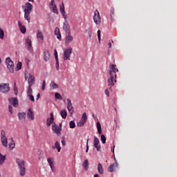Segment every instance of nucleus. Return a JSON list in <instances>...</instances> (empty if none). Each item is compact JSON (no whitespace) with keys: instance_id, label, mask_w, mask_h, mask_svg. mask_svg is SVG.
<instances>
[{"instance_id":"obj_1","label":"nucleus","mask_w":177,"mask_h":177,"mask_svg":"<svg viewBox=\"0 0 177 177\" xmlns=\"http://www.w3.org/2000/svg\"><path fill=\"white\" fill-rule=\"evenodd\" d=\"M109 68L110 78L108 79V85L109 86H114V78H117V74L115 73H118V69L115 68V65L114 64H111Z\"/></svg>"},{"instance_id":"obj_2","label":"nucleus","mask_w":177,"mask_h":177,"mask_svg":"<svg viewBox=\"0 0 177 177\" xmlns=\"http://www.w3.org/2000/svg\"><path fill=\"white\" fill-rule=\"evenodd\" d=\"M16 163L17 164L19 171H20V176H24L26 175V161L17 158L16 159Z\"/></svg>"},{"instance_id":"obj_3","label":"nucleus","mask_w":177,"mask_h":177,"mask_svg":"<svg viewBox=\"0 0 177 177\" xmlns=\"http://www.w3.org/2000/svg\"><path fill=\"white\" fill-rule=\"evenodd\" d=\"M6 64L7 66V68L9 71V73H15V64L10 59V57H7L6 59Z\"/></svg>"},{"instance_id":"obj_4","label":"nucleus","mask_w":177,"mask_h":177,"mask_svg":"<svg viewBox=\"0 0 177 177\" xmlns=\"http://www.w3.org/2000/svg\"><path fill=\"white\" fill-rule=\"evenodd\" d=\"M71 53H73V48L71 47L66 48L64 51V60H70Z\"/></svg>"},{"instance_id":"obj_5","label":"nucleus","mask_w":177,"mask_h":177,"mask_svg":"<svg viewBox=\"0 0 177 177\" xmlns=\"http://www.w3.org/2000/svg\"><path fill=\"white\" fill-rule=\"evenodd\" d=\"M10 91V87L9 86V84L3 83L0 84V92L1 93H8Z\"/></svg>"},{"instance_id":"obj_6","label":"nucleus","mask_w":177,"mask_h":177,"mask_svg":"<svg viewBox=\"0 0 177 177\" xmlns=\"http://www.w3.org/2000/svg\"><path fill=\"white\" fill-rule=\"evenodd\" d=\"M52 129L54 131V133H56L58 136H60L62 135V124H59V125H57L56 124L54 123L52 126Z\"/></svg>"},{"instance_id":"obj_7","label":"nucleus","mask_w":177,"mask_h":177,"mask_svg":"<svg viewBox=\"0 0 177 177\" xmlns=\"http://www.w3.org/2000/svg\"><path fill=\"white\" fill-rule=\"evenodd\" d=\"M93 21L97 25L102 23V18L100 17V14L97 10L94 12Z\"/></svg>"},{"instance_id":"obj_8","label":"nucleus","mask_w":177,"mask_h":177,"mask_svg":"<svg viewBox=\"0 0 177 177\" xmlns=\"http://www.w3.org/2000/svg\"><path fill=\"white\" fill-rule=\"evenodd\" d=\"M1 141L4 147H8V138L5 136V131L3 130L1 131Z\"/></svg>"},{"instance_id":"obj_9","label":"nucleus","mask_w":177,"mask_h":177,"mask_svg":"<svg viewBox=\"0 0 177 177\" xmlns=\"http://www.w3.org/2000/svg\"><path fill=\"white\" fill-rule=\"evenodd\" d=\"M67 109L71 115H73L74 113V106H73V103L71 102V100L67 99Z\"/></svg>"},{"instance_id":"obj_10","label":"nucleus","mask_w":177,"mask_h":177,"mask_svg":"<svg viewBox=\"0 0 177 177\" xmlns=\"http://www.w3.org/2000/svg\"><path fill=\"white\" fill-rule=\"evenodd\" d=\"M24 12L26 13H31V12H32V4H31V3L26 2L25 3V8Z\"/></svg>"},{"instance_id":"obj_11","label":"nucleus","mask_w":177,"mask_h":177,"mask_svg":"<svg viewBox=\"0 0 177 177\" xmlns=\"http://www.w3.org/2000/svg\"><path fill=\"white\" fill-rule=\"evenodd\" d=\"M8 102L12 104L14 107L19 106V100L17 97H10L8 99Z\"/></svg>"},{"instance_id":"obj_12","label":"nucleus","mask_w":177,"mask_h":177,"mask_svg":"<svg viewBox=\"0 0 177 177\" xmlns=\"http://www.w3.org/2000/svg\"><path fill=\"white\" fill-rule=\"evenodd\" d=\"M74 40V37L71 35V32L66 33L65 37V42L66 44H70V42H73Z\"/></svg>"},{"instance_id":"obj_13","label":"nucleus","mask_w":177,"mask_h":177,"mask_svg":"<svg viewBox=\"0 0 177 177\" xmlns=\"http://www.w3.org/2000/svg\"><path fill=\"white\" fill-rule=\"evenodd\" d=\"M115 163L111 165L109 168L108 171L109 172H114L117 168H118V163L117 162V160L115 159Z\"/></svg>"},{"instance_id":"obj_14","label":"nucleus","mask_w":177,"mask_h":177,"mask_svg":"<svg viewBox=\"0 0 177 177\" xmlns=\"http://www.w3.org/2000/svg\"><path fill=\"white\" fill-rule=\"evenodd\" d=\"M94 147H95V149H97V151H100V145H99L100 143V141L99 140V138H97V137H94Z\"/></svg>"},{"instance_id":"obj_15","label":"nucleus","mask_w":177,"mask_h":177,"mask_svg":"<svg viewBox=\"0 0 177 177\" xmlns=\"http://www.w3.org/2000/svg\"><path fill=\"white\" fill-rule=\"evenodd\" d=\"M28 86H32L34 85V84H35V77H34V75L30 74L29 77L28 78Z\"/></svg>"},{"instance_id":"obj_16","label":"nucleus","mask_w":177,"mask_h":177,"mask_svg":"<svg viewBox=\"0 0 177 177\" xmlns=\"http://www.w3.org/2000/svg\"><path fill=\"white\" fill-rule=\"evenodd\" d=\"M50 118L47 119L46 125L47 127H50L51 124H53V121H55V118L53 117V112H51Z\"/></svg>"},{"instance_id":"obj_17","label":"nucleus","mask_w":177,"mask_h":177,"mask_svg":"<svg viewBox=\"0 0 177 177\" xmlns=\"http://www.w3.org/2000/svg\"><path fill=\"white\" fill-rule=\"evenodd\" d=\"M19 120L21 122H24L26 121V113H18Z\"/></svg>"},{"instance_id":"obj_18","label":"nucleus","mask_w":177,"mask_h":177,"mask_svg":"<svg viewBox=\"0 0 177 177\" xmlns=\"http://www.w3.org/2000/svg\"><path fill=\"white\" fill-rule=\"evenodd\" d=\"M63 30L65 31V32L68 33L71 32L70 30V26L68 25V23L67 21H65V23L63 25Z\"/></svg>"},{"instance_id":"obj_19","label":"nucleus","mask_w":177,"mask_h":177,"mask_svg":"<svg viewBox=\"0 0 177 177\" xmlns=\"http://www.w3.org/2000/svg\"><path fill=\"white\" fill-rule=\"evenodd\" d=\"M18 26L19 27L21 32H22V34H26V31H27V30L26 29V26H23L20 21H18Z\"/></svg>"},{"instance_id":"obj_20","label":"nucleus","mask_w":177,"mask_h":177,"mask_svg":"<svg viewBox=\"0 0 177 177\" xmlns=\"http://www.w3.org/2000/svg\"><path fill=\"white\" fill-rule=\"evenodd\" d=\"M26 48L28 49V50H31V47H32L31 39H30L29 37H27L26 39Z\"/></svg>"},{"instance_id":"obj_21","label":"nucleus","mask_w":177,"mask_h":177,"mask_svg":"<svg viewBox=\"0 0 177 177\" xmlns=\"http://www.w3.org/2000/svg\"><path fill=\"white\" fill-rule=\"evenodd\" d=\"M50 57V54H49V50H46L44 53V60H45V62H48L49 61Z\"/></svg>"},{"instance_id":"obj_22","label":"nucleus","mask_w":177,"mask_h":177,"mask_svg":"<svg viewBox=\"0 0 177 177\" xmlns=\"http://www.w3.org/2000/svg\"><path fill=\"white\" fill-rule=\"evenodd\" d=\"M52 149H53V150H55V149H57L58 153H60V150H62V148L60 147V144L57 141L55 142V146H53Z\"/></svg>"},{"instance_id":"obj_23","label":"nucleus","mask_w":177,"mask_h":177,"mask_svg":"<svg viewBox=\"0 0 177 177\" xmlns=\"http://www.w3.org/2000/svg\"><path fill=\"white\" fill-rule=\"evenodd\" d=\"M50 8L51 9V12H53V13L59 15V10H57V6L56 5L50 6Z\"/></svg>"},{"instance_id":"obj_24","label":"nucleus","mask_w":177,"mask_h":177,"mask_svg":"<svg viewBox=\"0 0 177 177\" xmlns=\"http://www.w3.org/2000/svg\"><path fill=\"white\" fill-rule=\"evenodd\" d=\"M55 34L57 35L58 39L62 40V35L60 34V29L59 28H55Z\"/></svg>"},{"instance_id":"obj_25","label":"nucleus","mask_w":177,"mask_h":177,"mask_svg":"<svg viewBox=\"0 0 177 177\" xmlns=\"http://www.w3.org/2000/svg\"><path fill=\"white\" fill-rule=\"evenodd\" d=\"M82 167L85 171H88V168H89V161L85 160L82 164Z\"/></svg>"},{"instance_id":"obj_26","label":"nucleus","mask_w":177,"mask_h":177,"mask_svg":"<svg viewBox=\"0 0 177 177\" xmlns=\"http://www.w3.org/2000/svg\"><path fill=\"white\" fill-rule=\"evenodd\" d=\"M31 12H24V19L27 20L28 23L30 24V21L31 20V17H30Z\"/></svg>"},{"instance_id":"obj_27","label":"nucleus","mask_w":177,"mask_h":177,"mask_svg":"<svg viewBox=\"0 0 177 177\" xmlns=\"http://www.w3.org/2000/svg\"><path fill=\"white\" fill-rule=\"evenodd\" d=\"M60 115L64 120H66V118H67V111L65 109L62 110L60 112Z\"/></svg>"},{"instance_id":"obj_28","label":"nucleus","mask_w":177,"mask_h":177,"mask_svg":"<svg viewBox=\"0 0 177 177\" xmlns=\"http://www.w3.org/2000/svg\"><path fill=\"white\" fill-rule=\"evenodd\" d=\"M28 118H30V120H34V113H32V111L31 109L28 110Z\"/></svg>"},{"instance_id":"obj_29","label":"nucleus","mask_w":177,"mask_h":177,"mask_svg":"<svg viewBox=\"0 0 177 177\" xmlns=\"http://www.w3.org/2000/svg\"><path fill=\"white\" fill-rule=\"evenodd\" d=\"M47 161H48V164H49V165L51 168V171H53V167H54L53 166V158H48L47 159Z\"/></svg>"},{"instance_id":"obj_30","label":"nucleus","mask_w":177,"mask_h":177,"mask_svg":"<svg viewBox=\"0 0 177 177\" xmlns=\"http://www.w3.org/2000/svg\"><path fill=\"white\" fill-rule=\"evenodd\" d=\"M97 171L100 175H103L104 169H103V165H102L100 163H98L97 165Z\"/></svg>"},{"instance_id":"obj_31","label":"nucleus","mask_w":177,"mask_h":177,"mask_svg":"<svg viewBox=\"0 0 177 177\" xmlns=\"http://www.w3.org/2000/svg\"><path fill=\"white\" fill-rule=\"evenodd\" d=\"M37 38H39L41 41H44V35L41 30H37Z\"/></svg>"},{"instance_id":"obj_32","label":"nucleus","mask_w":177,"mask_h":177,"mask_svg":"<svg viewBox=\"0 0 177 177\" xmlns=\"http://www.w3.org/2000/svg\"><path fill=\"white\" fill-rule=\"evenodd\" d=\"M11 142L9 144V149L10 150H13L16 145L15 144V141L12 138H11Z\"/></svg>"},{"instance_id":"obj_33","label":"nucleus","mask_w":177,"mask_h":177,"mask_svg":"<svg viewBox=\"0 0 177 177\" xmlns=\"http://www.w3.org/2000/svg\"><path fill=\"white\" fill-rule=\"evenodd\" d=\"M97 129L98 131L99 135H102V126L99 122H97Z\"/></svg>"},{"instance_id":"obj_34","label":"nucleus","mask_w":177,"mask_h":177,"mask_svg":"<svg viewBox=\"0 0 177 177\" xmlns=\"http://www.w3.org/2000/svg\"><path fill=\"white\" fill-rule=\"evenodd\" d=\"M50 86L53 89H57V88H59V85L55 82H51Z\"/></svg>"},{"instance_id":"obj_35","label":"nucleus","mask_w":177,"mask_h":177,"mask_svg":"<svg viewBox=\"0 0 177 177\" xmlns=\"http://www.w3.org/2000/svg\"><path fill=\"white\" fill-rule=\"evenodd\" d=\"M88 120V116H86V113H84L82 114L81 120L84 121V122H86V120Z\"/></svg>"},{"instance_id":"obj_36","label":"nucleus","mask_w":177,"mask_h":177,"mask_svg":"<svg viewBox=\"0 0 177 177\" xmlns=\"http://www.w3.org/2000/svg\"><path fill=\"white\" fill-rule=\"evenodd\" d=\"M85 122L84 120H80L77 123V127H84V125H85Z\"/></svg>"},{"instance_id":"obj_37","label":"nucleus","mask_w":177,"mask_h":177,"mask_svg":"<svg viewBox=\"0 0 177 177\" xmlns=\"http://www.w3.org/2000/svg\"><path fill=\"white\" fill-rule=\"evenodd\" d=\"M3 37H5V33L3 32V30L0 28V39H3Z\"/></svg>"},{"instance_id":"obj_38","label":"nucleus","mask_w":177,"mask_h":177,"mask_svg":"<svg viewBox=\"0 0 177 177\" xmlns=\"http://www.w3.org/2000/svg\"><path fill=\"white\" fill-rule=\"evenodd\" d=\"M69 127H70V128H71V129L75 128V122L74 121H71V122H69Z\"/></svg>"},{"instance_id":"obj_39","label":"nucleus","mask_w":177,"mask_h":177,"mask_svg":"<svg viewBox=\"0 0 177 177\" xmlns=\"http://www.w3.org/2000/svg\"><path fill=\"white\" fill-rule=\"evenodd\" d=\"M55 99H58L59 100H62V95L58 93H55Z\"/></svg>"},{"instance_id":"obj_40","label":"nucleus","mask_w":177,"mask_h":177,"mask_svg":"<svg viewBox=\"0 0 177 177\" xmlns=\"http://www.w3.org/2000/svg\"><path fill=\"white\" fill-rule=\"evenodd\" d=\"M64 3L62 2L59 6V12H64Z\"/></svg>"},{"instance_id":"obj_41","label":"nucleus","mask_w":177,"mask_h":177,"mask_svg":"<svg viewBox=\"0 0 177 177\" xmlns=\"http://www.w3.org/2000/svg\"><path fill=\"white\" fill-rule=\"evenodd\" d=\"M21 62H18L16 67V71H19V70L21 69Z\"/></svg>"},{"instance_id":"obj_42","label":"nucleus","mask_w":177,"mask_h":177,"mask_svg":"<svg viewBox=\"0 0 177 177\" xmlns=\"http://www.w3.org/2000/svg\"><path fill=\"white\" fill-rule=\"evenodd\" d=\"M32 89L31 88V86H28V88L27 91V95H32Z\"/></svg>"},{"instance_id":"obj_43","label":"nucleus","mask_w":177,"mask_h":177,"mask_svg":"<svg viewBox=\"0 0 177 177\" xmlns=\"http://www.w3.org/2000/svg\"><path fill=\"white\" fill-rule=\"evenodd\" d=\"M60 13L63 16L64 19L66 20V19H67V13L66 12V11H61Z\"/></svg>"},{"instance_id":"obj_44","label":"nucleus","mask_w":177,"mask_h":177,"mask_svg":"<svg viewBox=\"0 0 177 177\" xmlns=\"http://www.w3.org/2000/svg\"><path fill=\"white\" fill-rule=\"evenodd\" d=\"M101 140L103 144L106 143V136L103 134L101 135Z\"/></svg>"},{"instance_id":"obj_45","label":"nucleus","mask_w":177,"mask_h":177,"mask_svg":"<svg viewBox=\"0 0 177 177\" xmlns=\"http://www.w3.org/2000/svg\"><path fill=\"white\" fill-rule=\"evenodd\" d=\"M45 86H46V82H45V80H43L42 87H41L42 91H45Z\"/></svg>"},{"instance_id":"obj_46","label":"nucleus","mask_w":177,"mask_h":177,"mask_svg":"<svg viewBox=\"0 0 177 177\" xmlns=\"http://www.w3.org/2000/svg\"><path fill=\"white\" fill-rule=\"evenodd\" d=\"M54 55H55V60H59V58L57 57V50L55 49V51H54Z\"/></svg>"},{"instance_id":"obj_47","label":"nucleus","mask_w":177,"mask_h":177,"mask_svg":"<svg viewBox=\"0 0 177 177\" xmlns=\"http://www.w3.org/2000/svg\"><path fill=\"white\" fill-rule=\"evenodd\" d=\"M30 100H31V102H35V100L34 99V95H32V94L28 95Z\"/></svg>"},{"instance_id":"obj_48","label":"nucleus","mask_w":177,"mask_h":177,"mask_svg":"<svg viewBox=\"0 0 177 177\" xmlns=\"http://www.w3.org/2000/svg\"><path fill=\"white\" fill-rule=\"evenodd\" d=\"M61 143L63 146H66V140H64V138H62Z\"/></svg>"},{"instance_id":"obj_49","label":"nucleus","mask_w":177,"mask_h":177,"mask_svg":"<svg viewBox=\"0 0 177 177\" xmlns=\"http://www.w3.org/2000/svg\"><path fill=\"white\" fill-rule=\"evenodd\" d=\"M12 109H13V106H12V105L8 106V110L10 114H13V111L12 110Z\"/></svg>"},{"instance_id":"obj_50","label":"nucleus","mask_w":177,"mask_h":177,"mask_svg":"<svg viewBox=\"0 0 177 177\" xmlns=\"http://www.w3.org/2000/svg\"><path fill=\"white\" fill-rule=\"evenodd\" d=\"M55 60H56L55 67L57 70H59V59H55Z\"/></svg>"},{"instance_id":"obj_51","label":"nucleus","mask_w":177,"mask_h":177,"mask_svg":"<svg viewBox=\"0 0 177 177\" xmlns=\"http://www.w3.org/2000/svg\"><path fill=\"white\" fill-rule=\"evenodd\" d=\"M88 142H89V138L87 139L86 153H88V150H89V146L88 145Z\"/></svg>"},{"instance_id":"obj_52","label":"nucleus","mask_w":177,"mask_h":177,"mask_svg":"<svg viewBox=\"0 0 177 177\" xmlns=\"http://www.w3.org/2000/svg\"><path fill=\"white\" fill-rule=\"evenodd\" d=\"M97 37H98L99 42H100V39H101V37H100V30H97Z\"/></svg>"},{"instance_id":"obj_53","label":"nucleus","mask_w":177,"mask_h":177,"mask_svg":"<svg viewBox=\"0 0 177 177\" xmlns=\"http://www.w3.org/2000/svg\"><path fill=\"white\" fill-rule=\"evenodd\" d=\"M56 4H55V0H51L50 3V6H53Z\"/></svg>"},{"instance_id":"obj_54","label":"nucleus","mask_w":177,"mask_h":177,"mask_svg":"<svg viewBox=\"0 0 177 177\" xmlns=\"http://www.w3.org/2000/svg\"><path fill=\"white\" fill-rule=\"evenodd\" d=\"M104 92H105V95H106V96H109L110 93H109V89L106 88Z\"/></svg>"},{"instance_id":"obj_55","label":"nucleus","mask_w":177,"mask_h":177,"mask_svg":"<svg viewBox=\"0 0 177 177\" xmlns=\"http://www.w3.org/2000/svg\"><path fill=\"white\" fill-rule=\"evenodd\" d=\"M41 97V95L39 94V93L37 95V99L36 100H38V99H39V97Z\"/></svg>"},{"instance_id":"obj_56","label":"nucleus","mask_w":177,"mask_h":177,"mask_svg":"<svg viewBox=\"0 0 177 177\" xmlns=\"http://www.w3.org/2000/svg\"><path fill=\"white\" fill-rule=\"evenodd\" d=\"M108 46H109V48H111V42H109L108 43Z\"/></svg>"},{"instance_id":"obj_57","label":"nucleus","mask_w":177,"mask_h":177,"mask_svg":"<svg viewBox=\"0 0 177 177\" xmlns=\"http://www.w3.org/2000/svg\"><path fill=\"white\" fill-rule=\"evenodd\" d=\"M114 147H115V146L113 145V147L111 148V151H113V154H114Z\"/></svg>"},{"instance_id":"obj_58","label":"nucleus","mask_w":177,"mask_h":177,"mask_svg":"<svg viewBox=\"0 0 177 177\" xmlns=\"http://www.w3.org/2000/svg\"><path fill=\"white\" fill-rule=\"evenodd\" d=\"M94 177H99V174H95Z\"/></svg>"},{"instance_id":"obj_59","label":"nucleus","mask_w":177,"mask_h":177,"mask_svg":"<svg viewBox=\"0 0 177 177\" xmlns=\"http://www.w3.org/2000/svg\"><path fill=\"white\" fill-rule=\"evenodd\" d=\"M15 95H17V91H16V89L14 90Z\"/></svg>"},{"instance_id":"obj_60","label":"nucleus","mask_w":177,"mask_h":177,"mask_svg":"<svg viewBox=\"0 0 177 177\" xmlns=\"http://www.w3.org/2000/svg\"><path fill=\"white\" fill-rule=\"evenodd\" d=\"M28 2H34V0H28Z\"/></svg>"},{"instance_id":"obj_61","label":"nucleus","mask_w":177,"mask_h":177,"mask_svg":"<svg viewBox=\"0 0 177 177\" xmlns=\"http://www.w3.org/2000/svg\"><path fill=\"white\" fill-rule=\"evenodd\" d=\"M93 118H95V115L94 114L93 115Z\"/></svg>"},{"instance_id":"obj_62","label":"nucleus","mask_w":177,"mask_h":177,"mask_svg":"<svg viewBox=\"0 0 177 177\" xmlns=\"http://www.w3.org/2000/svg\"><path fill=\"white\" fill-rule=\"evenodd\" d=\"M1 58H0V63H1Z\"/></svg>"}]
</instances>
